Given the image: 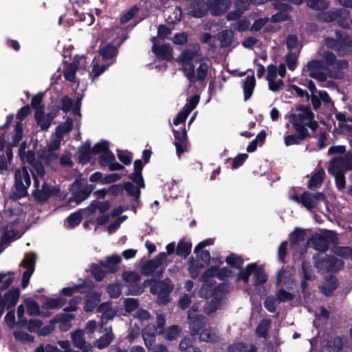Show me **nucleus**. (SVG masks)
Here are the masks:
<instances>
[{"label": "nucleus", "instance_id": "obj_1", "mask_svg": "<svg viewBox=\"0 0 352 352\" xmlns=\"http://www.w3.org/2000/svg\"><path fill=\"white\" fill-rule=\"evenodd\" d=\"M292 122L296 131L299 135H289L284 138L286 146L298 144L306 136L309 135L307 128L314 131L318 126L316 121L314 120V113L306 107L298 113L292 116Z\"/></svg>", "mask_w": 352, "mask_h": 352}, {"label": "nucleus", "instance_id": "obj_2", "mask_svg": "<svg viewBox=\"0 0 352 352\" xmlns=\"http://www.w3.org/2000/svg\"><path fill=\"white\" fill-rule=\"evenodd\" d=\"M230 0H208L206 5L203 0H197L190 11L191 15L197 18L204 16L210 10L214 16H219L228 10Z\"/></svg>", "mask_w": 352, "mask_h": 352}, {"label": "nucleus", "instance_id": "obj_3", "mask_svg": "<svg viewBox=\"0 0 352 352\" xmlns=\"http://www.w3.org/2000/svg\"><path fill=\"white\" fill-rule=\"evenodd\" d=\"M323 44L328 49L336 52L339 56H344L352 54V36L344 32L336 31V38L326 37Z\"/></svg>", "mask_w": 352, "mask_h": 352}, {"label": "nucleus", "instance_id": "obj_4", "mask_svg": "<svg viewBox=\"0 0 352 352\" xmlns=\"http://www.w3.org/2000/svg\"><path fill=\"white\" fill-rule=\"evenodd\" d=\"M286 74L285 64H280L278 67L270 65L267 68L266 80L268 82L269 89L273 92H278L283 89L284 82L283 78Z\"/></svg>", "mask_w": 352, "mask_h": 352}, {"label": "nucleus", "instance_id": "obj_5", "mask_svg": "<svg viewBox=\"0 0 352 352\" xmlns=\"http://www.w3.org/2000/svg\"><path fill=\"white\" fill-rule=\"evenodd\" d=\"M209 62L208 58L202 57L196 60V63H199L197 69H195L194 65L185 68L184 74L190 84H195L196 82L204 83L205 82L210 67Z\"/></svg>", "mask_w": 352, "mask_h": 352}, {"label": "nucleus", "instance_id": "obj_6", "mask_svg": "<svg viewBox=\"0 0 352 352\" xmlns=\"http://www.w3.org/2000/svg\"><path fill=\"white\" fill-rule=\"evenodd\" d=\"M349 10L343 8L336 9L335 10H329L318 13L316 15L318 21L322 22H332L336 21L338 24L345 29L350 28Z\"/></svg>", "mask_w": 352, "mask_h": 352}, {"label": "nucleus", "instance_id": "obj_7", "mask_svg": "<svg viewBox=\"0 0 352 352\" xmlns=\"http://www.w3.org/2000/svg\"><path fill=\"white\" fill-rule=\"evenodd\" d=\"M338 237L335 232L331 230H324L320 234H315L309 241V244L315 250L324 252L329 245H334L337 243Z\"/></svg>", "mask_w": 352, "mask_h": 352}, {"label": "nucleus", "instance_id": "obj_8", "mask_svg": "<svg viewBox=\"0 0 352 352\" xmlns=\"http://www.w3.org/2000/svg\"><path fill=\"white\" fill-rule=\"evenodd\" d=\"M31 184L29 172L25 167L17 169L15 172V190L12 197L17 199L27 195V189Z\"/></svg>", "mask_w": 352, "mask_h": 352}, {"label": "nucleus", "instance_id": "obj_9", "mask_svg": "<svg viewBox=\"0 0 352 352\" xmlns=\"http://www.w3.org/2000/svg\"><path fill=\"white\" fill-rule=\"evenodd\" d=\"M166 267V254L161 252L155 258L146 261L142 268L141 272L145 276H151L155 273L160 277Z\"/></svg>", "mask_w": 352, "mask_h": 352}, {"label": "nucleus", "instance_id": "obj_10", "mask_svg": "<svg viewBox=\"0 0 352 352\" xmlns=\"http://www.w3.org/2000/svg\"><path fill=\"white\" fill-rule=\"evenodd\" d=\"M254 274V285H261L265 283L267 280V276L261 268L258 267L256 263H250L247 265L245 270H241L238 275L237 279L248 283L249 277Z\"/></svg>", "mask_w": 352, "mask_h": 352}, {"label": "nucleus", "instance_id": "obj_11", "mask_svg": "<svg viewBox=\"0 0 352 352\" xmlns=\"http://www.w3.org/2000/svg\"><path fill=\"white\" fill-rule=\"evenodd\" d=\"M292 199L309 210L317 207L320 202L326 201V197L322 192L311 193L307 191L300 195H294Z\"/></svg>", "mask_w": 352, "mask_h": 352}, {"label": "nucleus", "instance_id": "obj_12", "mask_svg": "<svg viewBox=\"0 0 352 352\" xmlns=\"http://www.w3.org/2000/svg\"><path fill=\"white\" fill-rule=\"evenodd\" d=\"M173 289V285L169 278L157 282L151 287V292L158 295L157 302L166 305L169 301V294Z\"/></svg>", "mask_w": 352, "mask_h": 352}, {"label": "nucleus", "instance_id": "obj_13", "mask_svg": "<svg viewBox=\"0 0 352 352\" xmlns=\"http://www.w3.org/2000/svg\"><path fill=\"white\" fill-rule=\"evenodd\" d=\"M315 265L322 272H337L343 267L344 263L341 259L333 256H325L324 258L317 260Z\"/></svg>", "mask_w": 352, "mask_h": 352}, {"label": "nucleus", "instance_id": "obj_14", "mask_svg": "<svg viewBox=\"0 0 352 352\" xmlns=\"http://www.w3.org/2000/svg\"><path fill=\"white\" fill-rule=\"evenodd\" d=\"M36 258L37 256L34 252H30L25 254L24 258L20 264L21 267L25 269L22 278L21 286L23 288L28 286L30 277L34 272Z\"/></svg>", "mask_w": 352, "mask_h": 352}, {"label": "nucleus", "instance_id": "obj_15", "mask_svg": "<svg viewBox=\"0 0 352 352\" xmlns=\"http://www.w3.org/2000/svg\"><path fill=\"white\" fill-rule=\"evenodd\" d=\"M94 154L99 155V162L102 166H107L116 157L112 152L109 150V142L101 141L97 143L92 149Z\"/></svg>", "mask_w": 352, "mask_h": 352}, {"label": "nucleus", "instance_id": "obj_16", "mask_svg": "<svg viewBox=\"0 0 352 352\" xmlns=\"http://www.w3.org/2000/svg\"><path fill=\"white\" fill-rule=\"evenodd\" d=\"M197 307L192 306L188 311V320L191 336L199 333L200 329L206 324V318L202 315L196 314Z\"/></svg>", "mask_w": 352, "mask_h": 352}, {"label": "nucleus", "instance_id": "obj_17", "mask_svg": "<svg viewBox=\"0 0 352 352\" xmlns=\"http://www.w3.org/2000/svg\"><path fill=\"white\" fill-rule=\"evenodd\" d=\"M199 46L195 45L192 49H186L181 53L177 61L181 65L183 72H185V68H188L193 65L192 60L199 56Z\"/></svg>", "mask_w": 352, "mask_h": 352}, {"label": "nucleus", "instance_id": "obj_18", "mask_svg": "<svg viewBox=\"0 0 352 352\" xmlns=\"http://www.w3.org/2000/svg\"><path fill=\"white\" fill-rule=\"evenodd\" d=\"M74 124L73 119L68 118L66 121L60 124L56 130V136L54 140L51 142L50 148L52 149H56L59 147L60 143L63 137L69 133Z\"/></svg>", "mask_w": 352, "mask_h": 352}, {"label": "nucleus", "instance_id": "obj_19", "mask_svg": "<svg viewBox=\"0 0 352 352\" xmlns=\"http://www.w3.org/2000/svg\"><path fill=\"white\" fill-rule=\"evenodd\" d=\"M86 67V58L84 56L75 57L73 62L64 69L63 74L65 79L71 82H74L76 78V72L81 68L85 69Z\"/></svg>", "mask_w": 352, "mask_h": 352}, {"label": "nucleus", "instance_id": "obj_20", "mask_svg": "<svg viewBox=\"0 0 352 352\" xmlns=\"http://www.w3.org/2000/svg\"><path fill=\"white\" fill-rule=\"evenodd\" d=\"M20 294L19 289L18 288H12L8 290L2 298L0 294V318H1L5 308H10L14 306L19 299Z\"/></svg>", "mask_w": 352, "mask_h": 352}, {"label": "nucleus", "instance_id": "obj_21", "mask_svg": "<svg viewBox=\"0 0 352 352\" xmlns=\"http://www.w3.org/2000/svg\"><path fill=\"white\" fill-rule=\"evenodd\" d=\"M199 100V97L197 95L192 96L190 100H187V102L183 109L177 114V117L173 120V124L178 125L185 122L188 115L198 104Z\"/></svg>", "mask_w": 352, "mask_h": 352}, {"label": "nucleus", "instance_id": "obj_22", "mask_svg": "<svg viewBox=\"0 0 352 352\" xmlns=\"http://www.w3.org/2000/svg\"><path fill=\"white\" fill-rule=\"evenodd\" d=\"M93 190L94 186L92 185L87 184L82 186L78 190L74 192L73 196L69 198L68 203L72 205L74 202L75 205H72V207H75L87 199Z\"/></svg>", "mask_w": 352, "mask_h": 352}, {"label": "nucleus", "instance_id": "obj_23", "mask_svg": "<svg viewBox=\"0 0 352 352\" xmlns=\"http://www.w3.org/2000/svg\"><path fill=\"white\" fill-rule=\"evenodd\" d=\"M97 312L101 314L100 329L104 327V324L116 315V311L111 306L110 302H102L97 307Z\"/></svg>", "mask_w": 352, "mask_h": 352}, {"label": "nucleus", "instance_id": "obj_24", "mask_svg": "<svg viewBox=\"0 0 352 352\" xmlns=\"http://www.w3.org/2000/svg\"><path fill=\"white\" fill-rule=\"evenodd\" d=\"M231 270L228 267H223L219 269L217 267H212L207 270L204 274L201 276V282L208 281V278H212L215 276L219 278L220 280H223L231 275Z\"/></svg>", "mask_w": 352, "mask_h": 352}, {"label": "nucleus", "instance_id": "obj_25", "mask_svg": "<svg viewBox=\"0 0 352 352\" xmlns=\"http://www.w3.org/2000/svg\"><path fill=\"white\" fill-rule=\"evenodd\" d=\"M273 5L274 8L279 10V12L272 16L270 21L274 23L284 21L288 19L289 12L288 10L291 6L287 3H279V1H274Z\"/></svg>", "mask_w": 352, "mask_h": 352}, {"label": "nucleus", "instance_id": "obj_26", "mask_svg": "<svg viewBox=\"0 0 352 352\" xmlns=\"http://www.w3.org/2000/svg\"><path fill=\"white\" fill-rule=\"evenodd\" d=\"M277 285L285 287L288 289H292L295 285L292 271L283 270L277 274Z\"/></svg>", "mask_w": 352, "mask_h": 352}, {"label": "nucleus", "instance_id": "obj_27", "mask_svg": "<svg viewBox=\"0 0 352 352\" xmlns=\"http://www.w3.org/2000/svg\"><path fill=\"white\" fill-rule=\"evenodd\" d=\"M80 98H78V100L74 104L73 100L70 98H69L68 96H65L61 100L60 109L65 112H68L70 110H72L74 116H78L79 118H80Z\"/></svg>", "mask_w": 352, "mask_h": 352}, {"label": "nucleus", "instance_id": "obj_28", "mask_svg": "<svg viewBox=\"0 0 352 352\" xmlns=\"http://www.w3.org/2000/svg\"><path fill=\"white\" fill-rule=\"evenodd\" d=\"M175 145L176 151L179 156L184 153L186 148V131L184 128L175 131L174 130Z\"/></svg>", "mask_w": 352, "mask_h": 352}, {"label": "nucleus", "instance_id": "obj_29", "mask_svg": "<svg viewBox=\"0 0 352 352\" xmlns=\"http://www.w3.org/2000/svg\"><path fill=\"white\" fill-rule=\"evenodd\" d=\"M39 185L37 188H35L34 192V197L36 200L38 201H44L50 198V197L56 192V188H52L45 182H43L41 189L38 188Z\"/></svg>", "mask_w": 352, "mask_h": 352}, {"label": "nucleus", "instance_id": "obj_30", "mask_svg": "<svg viewBox=\"0 0 352 352\" xmlns=\"http://www.w3.org/2000/svg\"><path fill=\"white\" fill-rule=\"evenodd\" d=\"M156 334H158V330L156 329L154 324H148L143 329L142 338L148 350L151 349V346L155 340Z\"/></svg>", "mask_w": 352, "mask_h": 352}, {"label": "nucleus", "instance_id": "obj_31", "mask_svg": "<svg viewBox=\"0 0 352 352\" xmlns=\"http://www.w3.org/2000/svg\"><path fill=\"white\" fill-rule=\"evenodd\" d=\"M100 332H104L105 333L95 342V346L98 349H102L107 347L111 344L114 338V336L112 333L111 327H103L102 331L100 329Z\"/></svg>", "mask_w": 352, "mask_h": 352}, {"label": "nucleus", "instance_id": "obj_32", "mask_svg": "<svg viewBox=\"0 0 352 352\" xmlns=\"http://www.w3.org/2000/svg\"><path fill=\"white\" fill-rule=\"evenodd\" d=\"M156 38H153V45L152 47V51L158 57L163 58V59H170L172 57V49L171 47L166 44L162 45H157L155 43V40Z\"/></svg>", "mask_w": 352, "mask_h": 352}, {"label": "nucleus", "instance_id": "obj_33", "mask_svg": "<svg viewBox=\"0 0 352 352\" xmlns=\"http://www.w3.org/2000/svg\"><path fill=\"white\" fill-rule=\"evenodd\" d=\"M143 168L142 162L141 160H137L134 162V172L129 175V177L135 184L140 186L144 187V182L142 175V170Z\"/></svg>", "mask_w": 352, "mask_h": 352}, {"label": "nucleus", "instance_id": "obj_34", "mask_svg": "<svg viewBox=\"0 0 352 352\" xmlns=\"http://www.w3.org/2000/svg\"><path fill=\"white\" fill-rule=\"evenodd\" d=\"M33 179L34 188H37L41 181L43 182V177L45 175V169L41 163L36 162L32 165L31 170Z\"/></svg>", "mask_w": 352, "mask_h": 352}, {"label": "nucleus", "instance_id": "obj_35", "mask_svg": "<svg viewBox=\"0 0 352 352\" xmlns=\"http://www.w3.org/2000/svg\"><path fill=\"white\" fill-rule=\"evenodd\" d=\"M256 85V80L253 75L248 76L243 82V89L244 92V100L246 101L250 98Z\"/></svg>", "mask_w": 352, "mask_h": 352}, {"label": "nucleus", "instance_id": "obj_36", "mask_svg": "<svg viewBox=\"0 0 352 352\" xmlns=\"http://www.w3.org/2000/svg\"><path fill=\"white\" fill-rule=\"evenodd\" d=\"M219 340V336L216 329L212 328L206 329L199 333V340L206 342H217Z\"/></svg>", "mask_w": 352, "mask_h": 352}, {"label": "nucleus", "instance_id": "obj_37", "mask_svg": "<svg viewBox=\"0 0 352 352\" xmlns=\"http://www.w3.org/2000/svg\"><path fill=\"white\" fill-rule=\"evenodd\" d=\"M90 289V287L86 284H78L65 287L62 289L61 292L65 296H71L76 293L84 294L89 292Z\"/></svg>", "mask_w": 352, "mask_h": 352}, {"label": "nucleus", "instance_id": "obj_38", "mask_svg": "<svg viewBox=\"0 0 352 352\" xmlns=\"http://www.w3.org/2000/svg\"><path fill=\"white\" fill-rule=\"evenodd\" d=\"M325 176V172L323 169L316 170L309 182V188L315 189L319 188L322 184Z\"/></svg>", "mask_w": 352, "mask_h": 352}, {"label": "nucleus", "instance_id": "obj_39", "mask_svg": "<svg viewBox=\"0 0 352 352\" xmlns=\"http://www.w3.org/2000/svg\"><path fill=\"white\" fill-rule=\"evenodd\" d=\"M193 338L191 336L184 338L179 345L181 352H201L199 347L192 345Z\"/></svg>", "mask_w": 352, "mask_h": 352}, {"label": "nucleus", "instance_id": "obj_40", "mask_svg": "<svg viewBox=\"0 0 352 352\" xmlns=\"http://www.w3.org/2000/svg\"><path fill=\"white\" fill-rule=\"evenodd\" d=\"M71 339L72 340L73 345L78 349L85 348L86 345L89 344L84 337L83 330H76L71 333Z\"/></svg>", "mask_w": 352, "mask_h": 352}, {"label": "nucleus", "instance_id": "obj_41", "mask_svg": "<svg viewBox=\"0 0 352 352\" xmlns=\"http://www.w3.org/2000/svg\"><path fill=\"white\" fill-rule=\"evenodd\" d=\"M344 166V160L343 157H335L330 162L328 172L331 175L343 173Z\"/></svg>", "mask_w": 352, "mask_h": 352}, {"label": "nucleus", "instance_id": "obj_42", "mask_svg": "<svg viewBox=\"0 0 352 352\" xmlns=\"http://www.w3.org/2000/svg\"><path fill=\"white\" fill-rule=\"evenodd\" d=\"M121 258L118 255H112L108 258L103 263V267L107 272L113 273L117 270V265L120 262Z\"/></svg>", "mask_w": 352, "mask_h": 352}, {"label": "nucleus", "instance_id": "obj_43", "mask_svg": "<svg viewBox=\"0 0 352 352\" xmlns=\"http://www.w3.org/2000/svg\"><path fill=\"white\" fill-rule=\"evenodd\" d=\"M99 60H97L96 58H94L92 61V69L90 72V76L93 78V80H95L100 75H101L106 69L113 63V60H111L110 63H107V65H98Z\"/></svg>", "mask_w": 352, "mask_h": 352}, {"label": "nucleus", "instance_id": "obj_44", "mask_svg": "<svg viewBox=\"0 0 352 352\" xmlns=\"http://www.w3.org/2000/svg\"><path fill=\"white\" fill-rule=\"evenodd\" d=\"M135 184V186L131 182H125L124 183V190H125L128 195L132 197L134 200L138 203L140 196V188L142 187L136 184Z\"/></svg>", "mask_w": 352, "mask_h": 352}, {"label": "nucleus", "instance_id": "obj_45", "mask_svg": "<svg viewBox=\"0 0 352 352\" xmlns=\"http://www.w3.org/2000/svg\"><path fill=\"white\" fill-rule=\"evenodd\" d=\"M65 300L63 298H46L42 305V307L46 309H58L64 305Z\"/></svg>", "mask_w": 352, "mask_h": 352}, {"label": "nucleus", "instance_id": "obj_46", "mask_svg": "<svg viewBox=\"0 0 352 352\" xmlns=\"http://www.w3.org/2000/svg\"><path fill=\"white\" fill-rule=\"evenodd\" d=\"M192 243L188 241L181 240L179 241L176 254L178 256L186 258L191 252Z\"/></svg>", "mask_w": 352, "mask_h": 352}, {"label": "nucleus", "instance_id": "obj_47", "mask_svg": "<svg viewBox=\"0 0 352 352\" xmlns=\"http://www.w3.org/2000/svg\"><path fill=\"white\" fill-rule=\"evenodd\" d=\"M318 54L319 56L322 58L323 63H325L327 65L331 67L334 65V63L336 60V56L333 52L325 50L323 47H321L318 50Z\"/></svg>", "mask_w": 352, "mask_h": 352}, {"label": "nucleus", "instance_id": "obj_48", "mask_svg": "<svg viewBox=\"0 0 352 352\" xmlns=\"http://www.w3.org/2000/svg\"><path fill=\"white\" fill-rule=\"evenodd\" d=\"M338 287V281L335 276H331L320 287V289L326 296H329Z\"/></svg>", "mask_w": 352, "mask_h": 352}, {"label": "nucleus", "instance_id": "obj_49", "mask_svg": "<svg viewBox=\"0 0 352 352\" xmlns=\"http://www.w3.org/2000/svg\"><path fill=\"white\" fill-rule=\"evenodd\" d=\"M35 120L42 129H47L50 126L51 120L48 117L45 116L44 109H40L38 112H35Z\"/></svg>", "mask_w": 352, "mask_h": 352}, {"label": "nucleus", "instance_id": "obj_50", "mask_svg": "<svg viewBox=\"0 0 352 352\" xmlns=\"http://www.w3.org/2000/svg\"><path fill=\"white\" fill-rule=\"evenodd\" d=\"M203 265L199 263V261L190 258L188 264V270L190 276L193 278L197 277L199 274L201 269Z\"/></svg>", "mask_w": 352, "mask_h": 352}, {"label": "nucleus", "instance_id": "obj_51", "mask_svg": "<svg viewBox=\"0 0 352 352\" xmlns=\"http://www.w3.org/2000/svg\"><path fill=\"white\" fill-rule=\"evenodd\" d=\"M232 38L233 32L232 30H226L219 34V40L222 47H229L232 43Z\"/></svg>", "mask_w": 352, "mask_h": 352}, {"label": "nucleus", "instance_id": "obj_52", "mask_svg": "<svg viewBox=\"0 0 352 352\" xmlns=\"http://www.w3.org/2000/svg\"><path fill=\"white\" fill-rule=\"evenodd\" d=\"M117 53V49L112 45H107L100 50V55L103 60H109L113 59Z\"/></svg>", "mask_w": 352, "mask_h": 352}, {"label": "nucleus", "instance_id": "obj_53", "mask_svg": "<svg viewBox=\"0 0 352 352\" xmlns=\"http://www.w3.org/2000/svg\"><path fill=\"white\" fill-rule=\"evenodd\" d=\"M27 311L31 316H42L43 317H48L50 314L41 313L40 308L38 303L34 300L29 301L26 303Z\"/></svg>", "mask_w": 352, "mask_h": 352}, {"label": "nucleus", "instance_id": "obj_54", "mask_svg": "<svg viewBox=\"0 0 352 352\" xmlns=\"http://www.w3.org/2000/svg\"><path fill=\"white\" fill-rule=\"evenodd\" d=\"M307 87L311 91V100L312 105L315 109H317L320 107V100L318 99L317 94L318 91L316 90V87L314 83L312 81H309L307 84Z\"/></svg>", "mask_w": 352, "mask_h": 352}, {"label": "nucleus", "instance_id": "obj_55", "mask_svg": "<svg viewBox=\"0 0 352 352\" xmlns=\"http://www.w3.org/2000/svg\"><path fill=\"white\" fill-rule=\"evenodd\" d=\"M221 300L214 298L205 305L204 307V311L206 314H210L214 312L218 309H219L221 307Z\"/></svg>", "mask_w": 352, "mask_h": 352}, {"label": "nucleus", "instance_id": "obj_56", "mask_svg": "<svg viewBox=\"0 0 352 352\" xmlns=\"http://www.w3.org/2000/svg\"><path fill=\"white\" fill-rule=\"evenodd\" d=\"M107 273L105 271V268L103 267V263L100 262V265L94 264L91 267V274L98 281H101L105 274Z\"/></svg>", "mask_w": 352, "mask_h": 352}, {"label": "nucleus", "instance_id": "obj_57", "mask_svg": "<svg viewBox=\"0 0 352 352\" xmlns=\"http://www.w3.org/2000/svg\"><path fill=\"white\" fill-rule=\"evenodd\" d=\"M271 324L270 320L264 319L263 320L256 328V334L258 337L265 338L267 335V331L270 329Z\"/></svg>", "mask_w": 352, "mask_h": 352}, {"label": "nucleus", "instance_id": "obj_58", "mask_svg": "<svg viewBox=\"0 0 352 352\" xmlns=\"http://www.w3.org/2000/svg\"><path fill=\"white\" fill-rule=\"evenodd\" d=\"M307 5L314 10H323L329 8V1L328 0H309Z\"/></svg>", "mask_w": 352, "mask_h": 352}, {"label": "nucleus", "instance_id": "obj_59", "mask_svg": "<svg viewBox=\"0 0 352 352\" xmlns=\"http://www.w3.org/2000/svg\"><path fill=\"white\" fill-rule=\"evenodd\" d=\"M23 124L21 122L16 123L14 128V133L12 135V142L10 143L12 146H16L21 141L23 136Z\"/></svg>", "mask_w": 352, "mask_h": 352}, {"label": "nucleus", "instance_id": "obj_60", "mask_svg": "<svg viewBox=\"0 0 352 352\" xmlns=\"http://www.w3.org/2000/svg\"><path fill=\"white\" fill-rule=\"evenodd\" d=\"M275 297L280 303L293 300L294 295L289 292L285 291L283 288H281L277 290Z\"/></svg>", "mask_w": 352, "mask_h": 352}, {"label": "nucleus", "instance_id": "obj_61", "mask_svg": "<svg viewBox=\"0 0 352 352\" xmlns=\"http://www.w3.org/2000/svg\"><path fill=\"white\" fill-rule=\"evenodd\" d=\"M250 346L244 342H236L230 345L226 352H249Z\"/></svg>", "mask_w": 352, "mask_h": 352}, {"label": "nucleus", "instance_id": "obj_62", "mask_svg": "<svg viewBox=\"0 0 352 352\" xmlns=\"http://www.w3.org/2000/svg\"><path fill=\"white\" fill-rule=\"evenodd\" d=\"M204 285L200 288L199 294L200 296L204 297V298H208L210 297L213 292L212 287L211 285L212 282L210 280V278H208V281L203 282Z\"/></svg>", "mask_w": 352, "mask_h": 352}, {"label": "nucleus", "instance_id": "obj_63", "mask_svg": "<svg viewBox=\"0 0 352 352\" xmlns=\"http://www.w3.org/2000/svg\"><path fill=\"white\" fill-rule=\"evenodd\" d=\"M305 237V232L302 229L296 228L293 233L291 234V239L293 243V246H296L300 241H303Z\"/></svg>", "mask_w": 352, "mask_h": 352}, {"label": "nucleus", "instance_id": "obj_64", "mask_svg": "<svg viewBox=\"0 0 352 352\" xmlns=\"http://www.w3.org/2000/svg\"><path fill=\"white\" fill-rule=\"evenodd\" d=\"M226 262L230 266L236 268H241L243 263L242 258L240 256L234 254H230L226 258Z\"/></svg>", "mask_w": 352, "mask_h": 352}]
</instances>
